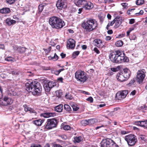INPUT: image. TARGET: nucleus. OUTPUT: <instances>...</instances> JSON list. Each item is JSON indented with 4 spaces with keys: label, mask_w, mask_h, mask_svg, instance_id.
I'll list each match as a JSON object with an SVG mask.
<instances>
[{
    "label": "nucleus",
    "mask_w": 147,
    "mask_h": 147,
    "mask_svg": "<svg viewBox=\"0 0 147 147\" xmlns=\"http://www.w3.org/2000/svg\"><path fill=\"white\" fill-rule=\"evenodd\" d=\"M134 9H131L129 10L128 11H127V14H128V15H130V14L131 13H130V12H131L133 10H134Z\"/></svg>",
    "instance_id": "obj_59"
},
{
    "label": "nucleus",
    "mask_w": 147,
    "mask_h": 147,
    "mask_svg": "<svg viewBox=\"0 0 147 147\" xmlns=\"http://www.w3.org/2000/svg\"><path fill=\"white\" fill-rule=\"evenodd\" d=\"M8 94L10 96H16L17 95V93L16 92L14 91H9L8 93Z\"/></svg>",
    "instance_id": "obj_39"
},
{
    "label": "nucleus",
    "mask_w": 147,
    "mask_h": 147,
    "mask_svg": "<svg viewBox=\"0 0 147 147\" xmlns=\"http://www.w3.org/2000/svg\"><path fill=\"white\" fill-rule=\"evenodd\" d=\"M115 19L113 20V21L110 23H109L108 24L107 26L106 27V29L108 30L109 29V27L110 26H113V25L114 24V23H115Z\"/></svg>",
    "instance_id": "obj_33"
},
{
    "label": "nucleus",
    "mask_w": 147,
    "mask_h": 147,
    "mask_svg": "<svg viewBox=\"0 0 147 147\" xmlns=\"http://www.w3.org/2000/svg\"><path fill=\"white\" fill-rule=\"evenodd\" d=\"M64 109L67 111H70L71 109L70 106L67 104H65L64 105Z\"/></svg>",
    "instance_id": "obj_30"
},
{
    "label": "nucleus",
    "mask_w": 147,
    "mask_h": 147,
    "mask_svg": "<svg viewBox=\"0 0 147 147\" xmlns=\"http://www.w3.org/2000/svg\"><path fill=\"white\" fill-rule=\"evenodd\" d=\"M16 0H6L7 3L9 4L14 3Z\"/></svg>",
    "instance_id": "obj_42"
},
{
    "label": "nucleus",
    "mask_w": 147,
    "mask_h": 147,
    "mask_svg": "<svg viewBox=\"0 0 147 147\" xmlns=\"http://www.w3.org/2000/svg\"><path fill=\"white\" fill-rule=\"evenodd\" d=\"M29 111L30 113H33L36 116L37 115V113L36 111L32 108H30L29 109Z\"/></svg>",
    "instance_id": "obj_35"
},
{
    "label": "nucleus",
    "mask_w": 147,
    "mask_h": 147,
    "mask_svg": "<svg viewBox=\"0 0 147 147\" xmlns=\"http://www.w3.org/2000/svg\"><path fill=\"white\" fill-rule=\"evenodd\" d=\"M88 125L90 126L92 125L93 124L98 122V120L96 119L92 118L88 119Z\"/></svg>",
    "instance_id": "obj_26"
},
{
    "label": "nucleus",
    "mask_w": 147,
    "mask_h": 147,
    "mask_svg": "<svg viewBox=\"0 0 147 147\" xmlns=\"http://www.w3.org/2000/svg\"><path fill=\"white\" fill-rule=\"evenodd\" d=\"M125 139L127 141L128 145L131 146L134 145L138 141L136 136L132 134L126 136Z\"/></svg>",
    "instance_id": "obj_7"
},
{
    "label": "nucleus",
    "mask_w": 147,
    "mask_h": 147,
    "mask_svg": "<svg viewBox=\"0 0 147 147\" xmlns=\"http://www.w3.org/2000/svg\"><path fill=\"white\" fill-rule=\"evenodd\" d=\"M57 123V120L54 118L48 119L46 123L45 128L47 129H51L56 127Z\"/></svg>",
    "instance_id": "obj_8"
},
{
    "label": "nucleus",
    "mask_w": 147,
    "mask_h": 147,
    "mask_svg": "<svg viewBox=\"0 0 147 147\" xmlns=\"http://www.w3.org/2000/svg\"><path fill=\"white\" fill-rule=\"evenodd\" d=\"M97 26L96 21L94 19H88L84 21L82 24V26L86 32H89L95 29Z\"/></svg>",
    "instance_id": "obj_3"
},
{
    "label": "nucleus",
    "mask_w": 147,
    "mask_h": 147,
    "mask_svg": "<svg viewBox=\"0 0 147 147\" xmlns=\"http://www.w3.org/2000/svg\"><path fill=\"white\" fill-rule=\"evenodd\" d=\"M94 51L96 52L97 54H99L100 53L99 51L98 50L97 48L96 47H95L94 48Z\"/></svg>",
    "instance_id": "obj_53"
},
{
    "label": "nucleus",
    "mask_w": 147,
    "mask_h": 147,
    "mask_svg": "<svg viewBox=\"0 0 147 147\" xmlns=\"http://www.w3.org/2000/svg\"><path fill=\"white\" fill-rule=\"evenodd\" d=\"M65 97L66 98L69 99H71L73 98L72 96L69 93H66L65 95Z\"/></svg>",
    "instance_id": "obj_38"
},
{
    "label": "nucleus",
    "mask_w": 147,
    "mask_h": 147,
    "mask_svg": "<svg viewBox=\"0 0 147 147\" xmlns=\"http://www.w3.org/2000/svg\"><path fill=\"white\" fill-rule=\"evenodd\" d=\"M56 114L55 113L46 112L40 114V116L44 118H47L51 117H53L55 116Z\"/></svg>",
    "instance_id": "obj_17"
},
{
    "label": "nucleus",
    "mask_w": 147,
    "mask_h": 147,
    "mask_svg": "<svg viewBox=\"0 0 147 147\" xmlns=\"http://www.w3.org/2000/svg\"><path fill=\"white\" fill-rule=\"evenodd\" d=\"M121 4L123 7H124V8H125V7L127 6L128 4L126 3H121Z\"/></svg>",
    "instance_id": "obj_54"
},
{
    "label": "nucleus",
    "mask_w": 147,
    "mask_h": 147,
    "mask_svg": "<svg viewBox=\"0 0 147 147\" xmlns=\"http://www.w3.org/2000/svg\"><path fill=\"white\" fill-rule=\"evenodd\" d=\"M101 147H119L117 144L111 139L102 140L100 143Z\"/></svg>",
    "instance_id": "obj_6"
},
{
    "label": "nucleus",
    "mask_w": 147,
    "mask_h": 147,
    "mask_svg": "<svg viewBox=\"0 0 147 147\" xmlns=\"http://www.w3.org/2000/svg\"><path fill=\"white\" fill-rule=\"evenodd\" d=\"M29 82L26 84V90L28 91L31 92L33 95H38L42 90L40 83L36 81Z\"/></svg>",
    "instance_id": "obj_2"
},
{
    "label": "nucleus",
    "mask_w": 147,
    "mask_h": 147,
    "mask_svg": "<svg viewBox=\"0 0 147 147\" xmlns=\"http://www.w3.org/2000/svg\"><path fill=\"white\" fill-rule=\"evenodd\" d=\"M134 28H129L128 31L127 32V36H128L129 35L130 32L132 30H134Z\"/></svg>",
    "instance_id": "obj_44"
},
{
    "label": "nucleus",
    "mask_w": 147,
    "mask_h": 147,
    "mask_svg": "<svg viewBox=\"0 0 147 147\" xmlns=\"http://www.w3.org/2000/svg\"><path fill=\"white\" fill-rule=\"evenodd\" d=\"M87 101H89L90 102H93V99L92 97H89L86 99Z\"/></svg>",
    "instance_id": "obj_48"
},
{
    "label": "nucleus",
    "mask_w": 147,
    "mask_h": 147,
    "mask_svg": "<svg viewBox=\"0 0 147 147\" xmlns=\"http://www.w3.org/2000/svg\"><path fill=\"white\" fill-rule=\"evenodd\" d=\"M143 13V10H141L139 12L136 13L135 15L136 16H139L142 15Z\"/></svg>",
    "instance_id": "obj_46"
},
{
    "label": "nucleus",
    "mask_w": 147,
    "mask_h": 147,
    "mask_svg": "<svg viewBox=\"0 0 147 147\" xmlns=\"http://www.w3.org/2000/svg\"><path fill=\"white\" fill-rule=\"evenodd\" d=\"M63 105L61 104L56 106L55 107V111L58 112H61L62 111L63 108Z\"/></svg>",
    "instance_id": "obj_27"
},
{
    "label": "nucleus",
    "mask_w": 147,
    "mask_h": 147,
    "mask_svg": "<svg viewBox=\"0 0 147 147\" xmlns=\"http://www.w3.org/2000/svg\"><path fill=\"white\" fill-rule=\"evenodd\" d=\"M104 3H111L113 2V0H104Z\"/></svg>",
    "instance_id": "obj_50"
},
{
    "label": "nucleus",
    "mask_w": 147,
    "mask_h": 147,
    "mask_svg": "<svg viewBox=\"0 0 147 147\" xmlns=\"http://www.w3.org/2000/svg\"><path fill=\"white\" fill-rule=\"evenodd\" d=\"M53 146V147H63L62 146H61L60 145L57 144H54Z\"/></svg>",
    "instance_id": "obj_61"
},
{
    "label": "nucleus",
    "mask_w": 147,
    "mask_h": 147,
    "mask_svg": "<svg viewBox=\"0 0 147 147\" xmlns=\"http://www.w3.org/2000/svg\"><path fill=\"white\" fill-rule=\"evenodd\" d=\"M44 120L43 119H38L32 121V123L35 125L38 126H40L42 123L44 122Z\"/></svg>",
    "instance_id": "obj_24"
},
{
    "label": "nucleus",
    "mask_w": 147,
    "mask_h": 147,
    "mask_svg": "<svg viewBox=\"0 0 147 147\" xmlns=\"http://www.w3.org/2000/svg\"><path fill=\"white\" fill-rule=\"evenodd\" d=\"M135 22V20L134 19H131L130 20L129 22V24H132Z\"/></svg>",
    "instance_id": "obj_55"
},
{
    "label": "nucleus",
    "mask_w": 147,
    "mask_h": 147,
    "mask_svg": "<svg viewBox=\"0 0 147 147\" xmlns=\"http://www.w3.org/2000/svg\"><path fill=\"white\" fill-rule=\"evenodd\" d=\"M67 47L69 49H73L75 46V41L73 39L70 38L67 42Z\"/></svg>",
    "instance_id": "obj_14"
},
{
    "label": "nucleus",
    "mask_w": 147,
    "mask_h": 147,
    "mask_svg": "<svg viewBox=\"0 0 147 147\" xmlns=\"http://www.w3.org/2000/svg\"><path fill=\"white\" fill-rule=\"evenodd\" d=\"M80 53L79 51H76L73 52L72 55V57L74 58H75Z\"/></svg>",
    "instance_id": "obj_34"
},
{
    "label": "nucleus",
    "mask_w": 147,
    "mask_h": 147,
    "mask_svg": "<svg viewBox=\"0 0 147 147\" xmlns=\"http://www.w3.org/2000/svg\"><path fill=\"white\" fill-rule=\"evenodd\" d=\"M5 21L7 24L9 26H11L16 24V21L11 19L10 18H7Z\"/></svg>",
    "instance_id": "obj_23"
},
{
    "label": "nucleus",
    "mask_w": 147,
    "mask_h": 147,
    "mask_svg": "<svg viewBox=\"0 0 147 147\" xmlns=\"http://www.w3.org/2000/svg\"><path fill=\"white\" fill-rule=\"evenodd\" d=\"M135 82V81L134 80V79H133L132 80H131L129 83V86H131L133 84H134V83Z\"/></svg>",
    "instance_id": "obj_51"
},
{
    "label": "nucleus",
    "mask_w": 147,
    "mask_h": 147,
    "mask_svg": "<svg viewBox=\"0 0 147 147\" xmlns=\"http://www.w3.org/2000/svg\"><path fill=\"white\" fill-rule=\"evenodd\" d=\"M123 71V72H121L123 73L126 79L127 80L130 76L131 74L130 71L129 69L127 68L124 69Z\"/></svg>",
    "instance_id": "obj_19"
},
{
    "label": "nucleus",
    "mask_w": 147,
    "mask_h": 147,
    "mask_svg": "<svg viewBox=\"0 0 147 147\" xmlns=\"http://www.w3.org/2000/svg\"><path fill=\"white\" fill-rule=\"evenodd\" d=\"M13 49L15 50H16L19 53H24L26 49L24 47H19L18 46H15L13 47Z\"/></svg>",
    "instance_id": "obj_21"
},
{
    "label": "nucleus",
    "mask_w": 147,
    "mask_h": 147,
    "mask_svg": "<svg viewBox=\"0 0 147 147\" xmlns=\"http://www.w3.org/2000/svg\"><path fill=\"white\" fill-rule=\"evenodd\" d=\"M145 76L144 72L142 70H139L137 72L136 81L140 84L142 83Z\"/></svg>",
    "instance_id": "obj_11"
},
{
    "label": "nucleus",
    "mask_w": 147,
    "mask_h": 147,
    "mask_svg": "<svg viewBox=\"0 0 147 147\" xmlns=\"http://www.w3.org/2000/svg\"><path fill=\"white\" fill-rule=\"evenodd\" d=\"M75 78L77 80L84 83L88 79L86 73L84 71H78L75 73Z\"/></svg>",
    "instance_id": "obj_5"
},
{
    "label": "nucleus",
    "mask_w": 147,
    "mask_h": 147,
    "mask_svg": "<svg viewBox=\"0 0 147 147\" xmlns=\"http://www.w3.org/2000/svg\"><path fill=\"white\" fill-rule=\"evenodd\" d=\"M60 55L61 57L62 58H64L66 56V54L63 53H62L60 54Z\"/></svg>",
    "instance_id": "obj_58"
},
{
    "label": "nucleus",
    "mask_w": 147,
    "mask_h": 147,
    "mask_svg": "<svg viewBox=\"0 0 147 147\" xmlns=\"http://www.w3.org/2000/svg\"><path fill=\"white\" fill-rule=\"evenodd\" d=\"M115 24L114 26L115 28H118L121 25L122 21V18L120 17L117 16L115 18Z\"/></svg>",
    "instance_id": "obj_16"
},
{
    "label": "nucleus",
    "mask_w": 147,
    "mask_h": 147,
    "mask_svg": "<svg viewBox=\"0 0 147 147\" xmlns=\"http://www.w3.org/2000/svg\"><path fill=\"white\" fill-rule=\"evenodd\" d=\"M127 94V91H123L117 92L116 94V97L118 100H121L125 98Z\"/></svg>",
    "instance_id": "obj_12"
},
{
    "label": "nucleus",
    "mask_w": 147,
    "mask_h": 147,
    "mask_svg": "<svg viewBox=\"0 0 147 147\" xmlns=\"http://www.w3.org/2000/svg\"><path fill=\"white\" fill-rule=\"evenodd\" d=\"M144 3V0H137L136 1V4L138 5L143 4Z\"/></svg>",
    "instance_id": "obj_36"
},
{
    "label": "nucleus",
    "mask_w": 147,
    "mask_h": 147,
    "mask_svg": "<svg viewBox=\"0 0 147 147\" xmlns=\"http://www.w3.org/2000/svg\"><path fill=\"white\" fill-rule=\"evenodd\" d=\"M70 127L69 125H65L64 126L63 128L65 130H68L70 129Z\"/></svg>",
    "instance_id": "obj_49"
},
{
    "label": "nucleus",
    "mask_w": 147,
    "mask_h": 147,
    "mask_svg": "<svg viewBox=\"0 0 147 147\" xmlns=\"http://www.w3.org/2000/svg\"><path fill=\"white\" fill-rule=\"evenodd\" d=\"M39 12H41L43 9V6L42 4H40L38 6Z\"/></svg>",
    "instance_id": "obj_41"
},
{
    "label": "nucleus",
    "mask_w": 147,
    "mask_h": 147,
    "mask_svg": "<svg viewBox=\"0 0 147 147\" xmlns=\"http://www.w3.org/2000/svg\"><path fill=\"white\" fill-rule=\"evenodd\" d=\"M81 123L83 126H86L87 125H88V120L85 119L82 120L81 121Z\"/></svg>",
    "instance_id": "obj_31"
},
{
    "label": "nucleus",
    "mask_w": 147,
    "mask_h": 147,
    "mask_svg": "<svg viewBox=\"0 0 147 147\" xmlns=\"http://www.w3.org/2000/svg\"><path fill=\"white\" fill-rule=\"evenodd\" d=\"M93 42L95 45L98 47L102 48L104 46V45L101 40L97 39L94 40Z\"/></svg>",
    "instance_id": "obj_15"
},
{
    "label": "nucleus",
    "mask_w": 147,
    "mask_h": 147,
    "mask_svg": "<svg viewBox=\"0 0 147 147\" xmlns=\"http://www.w3.org/2000/svg\"><path fill=\"white\" fill-rule=\"evenodd\" d=\"M30 147H40V145L33 144Z\"/></svg>",
    "instance_id": "obj_64"
},
{
    "label": "nucleus",
    "mask_w": 147,
    "mask_h": 147,
    "mask_svg": "<svg viewBox=\"0 0 147 147\" xmlns=\"http://www.w3.org/2000/svg\"><path fill=\"white\" fill-rule=\"evenodd\" d=\"M5 59L7 61H11L13 60V58L10 57L5 58Z\"/></svg>",
    "instance_id": "obj_52"
},
{
    "label": "nucleus",
    "mask_w": 147,
    "mask_h": 147,
    "mask_svg": "<svg viewBox=\"0 0 147 147\" xmlns=\"http://www.w3.org/2000/svg\"><path fill=\"white\" fill-rule=\"evenodd\" d=\"M117 80L120 82H123L127 80L121 72L117 75Z\"/></svg>",
    "instance_id": "obj_22"
},
{
    "label": "nucleus",
    "mask_w": 147,
    "mask_h": 147,
    "mask_svg": "<svg viewBox=\"0 0 147 147\" xmlns=\"http://www.w3.org/2000/svg\"><path fill=\"white\" fill-rule=\"evenodd\" d=\"M48 58L49 60H52L55 61L58 59L59 57L56 53H55L53 56H50L48 57Z\"/></svg>",
    "instance_id": "obj_28"
},
{
    "label": "nucleus",
    "mask_w": 147,
    "mask_h": 147,
    "mask_svg": "<svg viewBox=\"0 0 147 147\" xmlns=\"http://www.w3.org/2000/svg\"><path fill=\"white\" fill-rule=\"evenodd\" d=\"M138 109L139 110L143 109H147V106H146L145 105H143L139 107Z\"/></svg>",
    "instance_id": "obj_43"
},
{
    "label": "nucleus",
    "mask_w": 147,
    "mask_h": 147,
    "mask_svg": "<svg viewBox=\"0 0 147 147\" xmlns=\"http://www.w3.org/2000/svg\"><path fill=\"white\" fill-rule=\"evenodd\" d=\"M56 95L59 98L62 95V92L61 90H58L56 91Z\"/></svg>",
    "instance_id": "obj_32"
},
{
    "label": "nucleus",
    "mask_w": 147,
    "mask_h": 147,
    "mask_svg": "<svg viewBox=\"0 0 147 147\" xmlns=\"http://www.w3.org/2000/svg\"><path fill=\"white\" fill-rule=\"evenodd\" d=\"M67 0H58L56 4L57 8L61 10L65 8L67 5Z\"/></svg>",
    "instance_id": "obj_10"
},
{
    "label": "nucleus",
    "mask_w": 147,
    "mask_h": 147,
    "mask_svg": "<svg viewBox=\"0 0 147 147\" xmlns=\"http://www.w3.org/2000/svg\"><path fill=\"white\" fill-rule=\"evenodd\" d=\"M43 69L45 70H49L50 69V67H44Z\"/></svg>",
    "instance_id": "obj_57"
},
{
    "label": "nucleus",
    "mask_w": 147,
    "mask_h": 147,
    "mask_svg": "<svg viewBox=\"0 0 147 147\" xmlns=\"http://www.w3.org/2000/svg\"><path fill=\"white\" fill-rule=\"evenodd\" d=\"M23 107L24 108V110L25 112H26L28 111H29V109L30 107H28L26 105H24Z\"/></svg>",
    "instance_id": "obj_45"
},
{
    "label": "nucleus",
    "mask_w": 147,
    "mask_h": 147,
    "mask_svg": "<svg viewBox=\"0 0 147 147\" xmlns=\"http://www.w3.org/2000/svg\"><path fill=\"white\" fill-rule=\"evenodd\" d=\"M111 70L114 72H116L117 71V69L116 68L112 67L111 68Z\"/></svg>",
    "instance_id": "obj_56"
},
{
    "label": "nucleus",
    "mask_w": 147,
    "mask_h": 147,
    "mask_svg": "<svg viewBox=\"0 0 147 147\" xmlns=\"http://www.w3.org/2000/svg\"><path fill=\"white\" fill-rule=\"evenodd\" d=\"M19 71H13L12 74L14 75H18L19 74Z\"/></svg>",
    "instance_id": "obj_60"
},
{
    "label": "nucleus",
    "mask_w": 147,
    "mask_h": 147,
    "mask_svg": "<svg viewBox=\"0 0 147 147\" xmlns=\"http://www.w3.org/2000/svg\"><path fill=\"white\" fill-rule=\"evenodd\" d=\"M10 12V10L9 8H3L0 9V12L2 13H8Z\"/></svg>",
    "instance_id": "obj_29"
},
{
    "label": "nucleus",
    "mask_w": 147,
    "mask_h": 147,
    "mask_svg": "<svg viewBox=\"0 0 147 147\" xmlns=\"http://www.w3.org/2000/svg\"><path fill=\"white\" fill-rule=\"evenodd\" d=\"M72 107L73 108V111H77L79 109L78 107L74 105L72 106Z\"/></svg>",
    "instance_id": "obj_47"
},
{
    "label": "nucleus",
    "mask_w": 147,
    "mask_h": 147,
    "mask_svg": "<svg viewBox=\"0 0 147 147\" xmlns=\"http://www.w3.org/2000/svg\"><path fill=\"white\" fill-rule=\"evenodd\" d=\"M13 102V100L7 96H5L3 98L0 99V105H2L6 106Z\"/></svg>",
    "instance_id": "obj_9"
},
{
    "label": "nucleus",
    "mask_w": 147,
    "mask_h": 147,
    "mask_svg": "<svg viewBox=\"0 0 147 147\" xmlns=\"http://www.w3.org/2000/svg\"><path fill=\"white\" fill-rule=\"evenodd\" d=\"M86 1L87 0H77L75 4L78 6L82 5L83 6L86 3Z\"/></svg>",
    "instance_id": "obj_25"
},
{
    "label": "nucleus",
    "mask_w": 147,
    "mask_h": 147,
    "mask_svg": "<svg viewBox=\"0 0 147 147\" xmlns=\"http://www.w3.org/2000/svg\"><path fill=\"white\" fill-rule=\"evenodd\" d=\"M113 33V31L112 30H110L107 31V33L109 34H111Z\"/></svg>",
    "instance_id": "obj_62"
},
{
    "label": "nucleus",
    "mask_w": 147,
    "mask_h": 147,
    "mask_svg": "<svg viewBox=\"0 0 147 147\" xmlns=\"http://www.w3.org/2000/svg\"><path fill=\"white\" fill-rule=\"evenodd\" d=\"M81 140L82 137L81 136L76 137L74 138L75 141L77 142H79L81 141Z\"/></svg>",
    "instance_id": "obj_40"
},
{
    "label": "nucleus",
    "mask_w": 147,
    "mask_h": 147,
    "mask_svg": "<svg viewBox=\"0 0 147 147\" xmlns=\"http://www.w3.org/2000/svg\"><path fill=\"white\" fill-rule=\"evenodd\" d=\"M49 23L53 28L57 29L62 28L65 24L62 19L56 16L51 17L49 19Z\"/></svg>",
    "instance_id": "obj_4"
},
{
    "label": "nucleus",
    "mask_w": 147,
    "mask_h": 147,
    "mask_svg": "<svg viewBox=\"0 0 147 147\" xmlns=\"http://www.w3.org/2000/svg\"><path fill=\"white\" fill-rule=\"evenodd\" d=\"M109 59L113 63H121L127 62L129 59L123 53H122L119 50L115 51L114 52L110 53L109 55Z\"/></svg>",
    "instance_id": "obj_1"
},
{
    "label": "nucleus",
    "mask_w": 147,
    "mask_h": 147,
    "mask_svg": "<svg viewBox=\"0 0 147 147\" xmlns=\"http://www.w3.org/2000/svg\"><path fill=\"white\" fill-rule=\"evenodd\" d=\"M56 84L55 82H52L50 81L47 83L45 84L43 87L46 91L49 92L50 90L51 89L55 86Z\"/></svg>",
    "instance_id": "obj_13"
},
{
    "label": "nucleus",
    "mask_w": 147,
    "mask_h": 147,
    "mask_svg": "<svg viewBox=\"0 0 147 147\" xmlns=\"http://www.w3.org/2000/svg\"><path fill=\"white\" fill-rule=\"evenodd\" d=\"M82 7L85 9L89 10L93 7V4L90 2H87L86 1V3Z\"/></svg>",
    "instance_id": "obj_20"
},
{
    "label": "nucleus",
    "mask_w": 147,
    "mask_h": 147,
    "mask_svg": "<svg viewBox=\"0 0 147 147\" xmlns=\"http://www.w3.org/2000/svg\"><path fill=\"white\" fill-rule=\"evenodd\" d=\"M115 45L117 47H120L123 45V42L121 41H118L115 43Z\"/></svg>",
    "instance_id": "obj_37"
},
{
    "label": "nucleus",
    "mask_w": 147,
    "mask_h": 147,
    "mask_svg": "<svg viewBox=\"0 0 147 147\" xmlns=\"http://www.w3.org/2000/svg\"><path fill=\"white\" fill-rule=\"evenodd\" d=\"M111 39V38L110 36H107L106 37V38H105V39L107 40H110Z\"/></svg>",
    "instance_id": "obj_63"
},
{
    "label": "nucleus",
    "mask_w": 147,
    "mask_h": 147,
    "mask_svg": "<svg viewBox=\"0 0 147 147\" xmlns=\"http://www.w3.org/2000/svg\"><path fill=\"white\" fill-rule=\"evenodd\" d=\"M135 124L144 128L147 129V120L144 121H137L135 122Z\"/></svg>",
    "instance_id": "obj_18"
}]
</instances>
